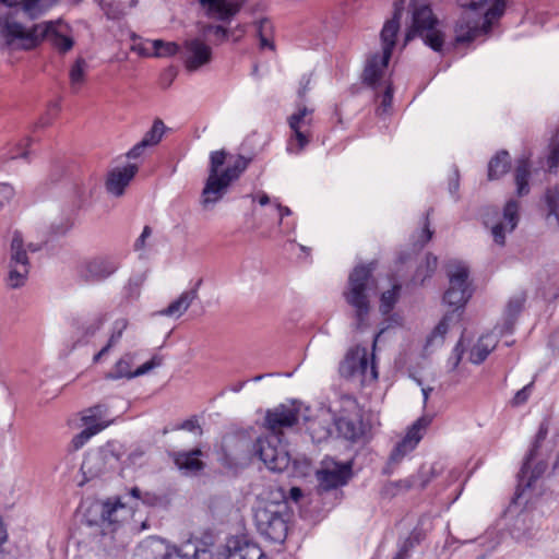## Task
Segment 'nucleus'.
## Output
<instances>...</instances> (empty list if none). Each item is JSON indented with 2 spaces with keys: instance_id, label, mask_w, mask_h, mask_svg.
<instances>
[{
  "instance_id": "de8ad7c7",
  "label": "nucleus",
  "mask_w": 559,
  "mask_h": 559,
  "mask_svg": "<svg viewBox=\"0 0 559 559\" xmlns=\"http://www.w3.org/2000/svg\"><path fill=\"white\" fill-rule=\"evenodd\" d=\"M431 212H432L431 209L426 212L425 217H424L423 230H421L420 235L418 236V238L414 242V247L417 248L418 250L424 248L425 245L432 238L433 230L430 229V222H429V216H430Z\"/></svg>"
},
{
  "instance_id": "f257e3e1",
  "label": "nucleus",
  "mask_w": 559,
  "mask_h": 559,
  "mask_svg": "<svg viewBox=\"0 0 559 559\" xmlns=\"http://www.w3.org/2000/svg\"><path fill=\"white\" fill-rule=\"evenodd\" d=\"M57 0H0L10 8L4 16H0V36L4 45L12 49H32L45 37H50L52 45L61 52L73 47L72 38L56 32L51 22L24 25L34 21Z\"/></svg>"
},
{
  "instance_id": "39448f33",
  "label": "nucleus",
  "mask_w": 559,
  "mask_h": 559,
  "mask_svg": "<svg viewBox=\"0 0 559 559\" xmlns=\"http://www.w3.org/2000/svg\"><path fill=\"white\" fill-rule=\"evenodd\" d=\"M549 431V420L544 419L532 442V445L524 457L519 473V488L524 491L531 488L538 478H540L548 468V460L552 448L544 444Z\"/></svg>"
},
{
  "instance_id": "58836bf2",
  "label": "nucleus",
  "mask_w": 559,
  "mask_h": 559,
  "mask_svg": "<svg viewBox=\"0 0 559 559\" xmlns=\"http://www.w3.org/2000/svg\"><path fill=\"white\" fill-rule=\"evenodd\" d=\"M154 52L153 56L162 58V57H171L176 53L181 55V48L178 44L173 41H164L162 39L153 40Z\"/></svg>"
},
{
  "instance_id": "4be33fe9",
  "label": "nucleus",
  "mask_w": 559,
  "mask_h": 559,
  "mask_svg": "<svg viewBox=\"0 0 559 559\" xmlns=\"http://www.w3.org/2000/svg\"><path fill=\"white\" fill-rule=\"evenodd\" d=\"M106 321V316L98 313L91 320L82 322L78 325L73 335L72 348L85 345L100 330Z\"/></svg>"
},
{
  "instance_id": "f704fd0d",
  "label": "nucleus",
  "mask_w": 559,
  "mask_h": 559,
  "mask_svg": "<svg viewBox=\"0 0 559 559\" xmlns=\"http://www.w3.org/2000/svg\"><path fill=\"white\" fill-rule=\"evenodd\" d=\"M357 348L350 350L341 362L338 371L345 379H357Z\"/></svg>"
},
{
  "instance_id": "0eeeda50",
  "label": "nucleus",
  "mask_w": 559,
  "mask_h": 559,
  "mask_svg": "<svg viewBox=\"0 0 559 559\" xmlns=\"http://www.w3.org/2000/svg\"><path fill=\"white\" fill-rule=\"evenodd\" d=\"M239 445L248 449L249 456H258L272 472H283L290 463V455L281 437L267 433L251 442L245 437L238 439Z\"/></svg>"
},
{
  "instance_id": "aec40b11",
  "label": "nucleus",
  "mask_w": 559,
  "mask_h": 559,
  "mask_svg": "<svg viewBox=\"0 0 559 559\" xmlns=\"http://www.w3.org/2000/svg\"><path fill=\"white\" fill-rule=\"evenodd\" d=\"M138 170L139 166L136 164L112 169L106 180L107 191L115 197H121Z\"/></svg>"
},
{
  "instance_id": "6e6552de",
  "label": "nucleus",
  "mask_w": 559,
  "mask_h": 559,
  "mask_svg": "<svg viewBox=\"0 0 559 559\" xmlns=\"http://www.w3.org/2000/svg\"><path fill=\"white\" fill-rule=\"evenodd\" d=\"M399 29L400 13L395 12L394 16L384 24L381 31L382 55L374 53L367 60L362 72V82L366 85L377 87L382 74L388 68Z\"/></svg>"
},
{
  "instance_id": "5fc2aeb1",
  "label": "nucleus",
  "mask_w": 559,
  "mask_h": 559,
  "mask_svg": "<svg viewBox=\"0 0 559 559\" xmlns=\"http://www.w3.org/2000/svg\"><path fill=\"white\" fill-rule=\"evenodd\" d=\"M504 231H506V225L503 223H498L492 227L491 234H492V237H493V240L496 243H498L500 246L504 245V240H506Z\"/></svg>"
},
{
  "instance_id": "dca6fc26",
  "label": "nucleus",
  "mask_w": 559,
  "mask_h": 559,
  "mask_svg": "<svg viewBox=\"0 0 559 559\" xmlns=\"http://www.w3.org/2000/svg\"><path fill=\"white\" fill-rule=\"evenodd\" d=\"M135 355L132 353H126L112 367V369L108 372L106 378L117 380V379H133L140 376H143L156 367L162 365V358L158 356H153L148 361L138 367L132 371V366L134 365Z\"/></svg>"
},
{
  "instance_id": "c756f323",
  "label": "nucleus",
  "mask_w": 559,
  "mask_h": 559,
  "mask_svg": "<svg viewBox=\"0 0 559 559\" xmlns=\"http://www.w3.org/2000/svg\"><path fill=\"white\" fill-rule=\"evenodd\" d=\"M545 201L548 207L547 222L554 228L559 227V190L548 188L545 194Z\"/></svg>"
},
{
  "instance_id": "a19ab883",
  "label": "nucleus",
  "mask_w": 559,
  "mask_h": 559,
  "mask_svg": "<svg viewBox=\"0 0 559 559\" xmlns=\"http://www.w3.org/2000/svg\"><path fill=\"white\" fill-rule=\"evenodd\" d=\"M107 427V424H96L91 426H85V429L78 433L72 439V445L74 450H79L84 443L93 436L102 431Z\"/></svg>"
},
{
  "instance_id": "a211bd4d",
  "label": "nucleus",
  "mask_w": 559,
  "mask_h": 559,
  "mask_svg": "<svg viewBox=\"0 0 559 559\" xmlns=\"http://www.w3.org/2000/svg\"><path fill=\"white\" fill-rule=\"evenodd\" d=\"M433 476V467H431L429 471H425V468L421 467L418 475H413L405 479L385 484L382 489V493L386 497H394L400 492L408 491L413 488L424 489Z\"/></svg>"
},
{
  "instance_id": "cd10ccee",
  "label": "nucleus",
  "mask_w": 559,
  "mask_h": 559,
  "mask_svg": "<svg viewBox=\"0 0 559 559\" xmlns=\"http://www.w3.org/2000/svg\"><path fill=\"white\" fill-rule=\"evenodd\" d=\"M357 379L361 383L376 380L378 378L377 367L374 362L369 364L367 349L357 347Z\"/></svg>"
},
{
  "instance_id": "774afa93",
  "label": "nucleus",
  "mask_w": 559,
  "mask_h": 559,
  "mask_svg": "<svg viewBox=\"0 0 559 559\" xmlns=\"http://www.w3.org/2000/svg\"><path fill=\"white\" fill-rule=\"evenodd\" d=\"M221 41L228 38L230 35V31L222 25L215 26V31L213 33Z\"/></svg>"
},
{
  "instance_id": "bb28decb",
  "label": "nucleus",
  "mask_w": 559,
  "mask_h": 559,
  "mask_svg": "<svg viewBox=\"0 0 559 559\" xmlns=\"http://www.w3.org/2000/svg\"><path fill=\"white\" fill-rule=\"evenodd\" d=\"M497 340L492 335H483L471 349L469 359L473 364L479 365L486 360L488 355L496 348Z\"/></svg>"
},
{
  "instance_id": "680f3d73",
  "label": "nucleus",
  "mask_w": 559,
  "mask_h": 559,
  "mask_svg": "<svg viewBox=\"0 0 559 559\" xmlns=\"http://www.w3.org/2000/svg\"><path fill=\"white\" fill-rule=\"evenodd\" d=\"M310 82H311V78L310 75H304L301 79H300V86L298 88V96L299 98L304 99L307 92L310 90Z\"/></svg>"
},
{
  "instance_id": "49530a36",
  "label": "nucleus",
  "mask_w": 559,
  "mask_h": 559,
  "mask_svg": "<svg viewBox=\"0 0 559 559\" xmlns=\"http://www.w3.org/2000/svg\"><path fill=\"white\" fill-rule=\"evenodd\" d=\"M293 135L290 139V143L288 150L292 152L299 153L302 151L309 143V134L302 129H292Z\"/></svg>"
},
{
  "instance_id": "1a4fd4ad",
  "label": "nucleus",
  "mask_w": 559,
  "mask_h": 559,
  "mask_svg": "<svg viewBox=\"0 0 559 559\" xmlns=\"http://www.w3.org/2000/svg\"><path fill=\"white\" fill-rule=\"evenodd\" d=\"M413 23L405 35V44L414 37L419 36L424 43L435 51H441L444 43V35L436 26L437 17L427 4L413 3Z\"/></svg>"
},
{
  "instance_id": "ddd939ff",
  "label": "nucleus",
  "mask_w": 559,
  "mask_h": 559,
  "mask_svg": "<svg viewBox=\"0 0 559 559\" xmlns=\"http://www.w3.org/2000/svg\"><path fill=\"white\" fill-rule=\"evenodd\" d=\"M119 267L116 258L109 255H97L80 262L76 266V275L80 281L94 284L107 280Z\"/></svg>"
},
{
  "instance_id": "37998d69",
  "label": "nucleus",
  "mask_w": 559,
  "mask_h": 559,
  "mask_svg": "<svg viewBox=\"0 0 559 559\" xmlns=\"http://www.w3.org/2000/svg\"><path fill=\"white\" fill-rule=\"evenodd\" d=\"M122 508H123V504L119 500L114 503L110 501L104 502L100 506L102 522L103 523L107 522L108 524L118 523L119 520H118L116 513L119 509H122Z\"/></svg>"
},
{
  "instance_id": "3c124183",
  "label": "nucleus",
  "mask_w": 559,
  "mask_h": 559,
  "mask_svg": "<svg viewBox=\"0 0 559 559\" xmlns=\"http://www.w3.org/2000/svg\"><path fill=\"white\" fill-rule=\"evenodd\" d=\"M270 26V22L267 20H260L258 23H257V28H258V35L260 37V47L261 48H272L273 49V44L269 41V39L265 37L264 35V32L266 29V27Z\"/></svg>"
},
{
  "instance_id": "2f4dec72",
  "label": "nucleus",
  "mask_w": 559,
  "mask_h": 559,
  "mask_svg": "<svg viewBox=\"0 0 559 559\" xmlns=\"http://www.w3.org/2000/svg\"><path fill=\"white\" fill-rule=\"evenodd\" d=\"M461 313H455V311L445 313L428 337L427 345H433L435 343L442 344L444 335L449 330L450 322L454 319H459Z\"/></svg>"
},
{
  "instance_id": "f3484780",
  "label": "nucleus",
  "mask_w": 559,
  "mask_h": 559,
  "mask_svg": "<svg viewBox=\"0 0 559 559\" xmlns=\"http://www.w3.org/2000/svg\"><path fill=\"white\" fill-rule=\"evenodd\" d=\"M264 420L269 433H275L281 437L284 429L290 428L298 423V411L282 404L273 409H269Z\"/></svg>"
},
{
  "instance_id": "c9c22d12",
  "label": "nucleus",
  "mask_w": 559,
  "mask_h": 559,
  "mask_svg": "<svg viewBox=\"0 0 559 559\" xmlns=\"http://www.w3.org/2000/svg\"><path fill=\"white\" fill-rule=\"evenodd\" d=\"M107 409V406L103 404H97L88 408L82 417L84 426H91L96 424H107L108 426L109 421L104 420Z\"/></svg>"
},
{
  "instance_id": "c03bdc74",
  "label": "nucleus",
  "mask_w": 559,
  "mask_h": 559,
  "mask_svg": "<svg viewBox=\"0 0 559 559\" xmlns=\"http://www.w3.org/2000/svg\"><path fill=\"white\" fill-rule=\"evenodd\" d=\"M99 4H100L102 10L104 11V13L106 14V16L109 20H119L126 14L124 7L120 1L102 0L99 2Z\"/></svg>"
},
{
  "instance_id": "8fccbe9b",
  "label": "nucleus",
  "mask_w": 559,
  "mask_h": 559,
  "mask_svg": "<svg viewBox=\"0 0 559 559\" xmlns=\"http://www.w3.org/2000/svg\"><path fill=\"white\" fill-rule=\"evenodd\" d=\"M534 382L528 383L523 389L518 391L511 401L512 406H520L527 402L533 390Z\"/></svg>"
},
{
  "instance_id": "6ab92c4d",
  "label": "nucleus",
  "mask_w": 559,
  "mask_h": 559,
  "mask_svg": "<svg viewBox=\"0 0 559 559\" xmlns=\"http://www.w3.org/2000/svg\"><path fill=\"white\" fill-rule=\"evenodd\" d=\"M211 19L229 22L245 4L246 0H199Z\"/></svg>"
},
{
  "instance_id": "7ed1b4c3",
  "label": "nucleus",
  "mask_w": 559,
  "mask_h": 559,
  "mask_svg": "<svg viewBox=\"0 0 559 559\" xmlns=\"http://www.w3.org/2000/svg\"><path fill=\"white\" fill-rule=\"evenodd\" d=\"M229 154L225 150L212 152L210 155L209 176L201 193V205L204 210H211L228 192L230 185L236 181L247 169L249 159L238 156L234 163H228L224 170Z\"/></svg>"
},
{
  "instance_id": "ea45409f",
  "label": "nucleus",
  "mask_w": 559,
  "mask_h": 559,
  "mask_svg": "<svg viewBox=\"0 0 559 559\" xmlns=\"http://www.w3.org/2000/svg\"><path fill=\"white\" fill-rule=\"evenodd\" d=\"M165 132V124L160 119H155L152 128L144 134L141 140L146 147L154 146L159 143Z\"/></svg>"
},
{
  "instance_id": "c85d7f7f",
  "label": "nucleus",
  "mask_w": 559,
  "mask_h": 559,
  "mask_svg": "<svg viewBox=\"0 0 559 559\" xmlns=\"http://www.w3.org/2000/svg\"><path fill=\"white\" fill-rule=\"evenodd\" d=\"M511 167V158L507 151L498 152L488 164V179H499L506 175Z\"/></svg>"
},
{
  "instance_id": "412c9836",
  "label": "nucleus",
  "mask_w": 559,
  "mask_h": 559,
  "mask_svg": "<svg viewBox=\"0 0 559 559\" xmlns=\"http://www.w3.org/2000/svg\"><path fill=\"white\" fill-rule=\"evenodd\" d=\"M226 559H266L261 548L245 538L235 537L227 542Z\"/></svg>"
},
{
  "instance_id": "6e6d98bb",
  "label": "nucleus",
  "mask_w": 559,
  "mask_h": 559,
  "mask_svg": "<svg viewBox=\"0 0 559 559\" xmlns=\"http://www.w3.org/2000/svg\"><path fill=\"white\" fill-rule=\"evenodd\" d=\"M179 429L187 430V431H194L195 429H199L200 433L202 432V430L198 424V420L192 419V418L187 419L173 428V430H179Z\"/></svg>"
},
{
  "instance_id": "a878e982",
  "label": "nucleus",
  "mask_w": 559,
  "mask_h": 559,
  "mask_svg": "<svg viewBox=\"0 0 559 559\" xmlns=\"http://www.w3.org/2000/svg\"><path fill=\"white\" fill-rule=\"evenodd\" d=\"M197 299V289H190L188 292H183L176 300L169 304V306L159 311L160 316L180 317L185 313L190 305Z\"/></svg>"
},
{
  "instance_id": "f03ea898",
  "label": "nucleus",
  "mask_w": 559,
  "mask_h": 559,
  "mask_svg": "<svg viewBox=\"0 0 559 559\" xmlns=\"http://www.w3.org/2000/svg\"><path fill=\"white\" fill-rule=\"evenodd\" d=\"M459 4L463 12L454 27L457 44L488 34L492 22L500 19L506 9L504 0H459Z\"/></svg>"
},
{
  "instance_id": "2eb2a0df",
  "label": "nucleus",
  "mask_w": 559,
  "mask_h": 559,
  "mask_svg": "<svg viewBox=\"0 0 559 559\" xmlns=\"http://www.w3.org/2000/svg\"><path fill=\"white\" fill-rule=\"evenodd\" d=\"M181 59L188 71L193 72L212 60V48L201 38H187L181 48Z\"/></svg>"
},
{
  "instance_id": "09e8293b",
  "label": "nucleus",
  "mask_w": 559,
  "mask_h": 559,
  "mask_svg": "<svg viewBox=\"0 0 559 559\" xmlns=\"http://www.w3.org/2000/svg\"><path fill=\"white\" fill-rule=\"evenodd\" d=\"M384 75V73L382 74ZM383 76H381L377 87L373 90L374 91H378V88L382 85H384V91L381 95V105H380V108L382 109L383 112H385L392 105V99H393V86L391 84V82H388V81H383L382 80ZM372 88V86H370Z\"/></svg>"
},
{
  "instance_id": "7c9ffc66",
  "label": "nucleus",
  "mask_w": 559,
  "mask_h": 559,
  "mask_svg": "<svg viewBox=\"0 0 559 559\" xmlns=\"http://www.w3.org/2000/svg\"><path fill=\"white\" fill-rule=\"evenodd\" d=\"M528 177H530V163L527 159L522 158L518 162L514 178L516 183V193L519 197L528 194Z\"/></svg>"
},
{
  "instance_id": "338daca9",
  "label": "nucleus",
  "mask_w": 559,
  "mask_h": 559,
  "mask_svg": "<svg viewBox=\"0 0 559 559\" xmlns=\"http://www.w3.org/2000/svg\"><path fill=\"white\" fill-rule=\"evenodd\" d=\"M215 26L213 24H199V35L197 37H201L203 40L210 33H214Z\"/></svg>"
},
{
  "instance_id": "9b49d317",
  "label": "nucleus",
  "mask_w": 559,
  "mask_h": 559,
  "mask_svg": "<svg viewBox=\"0 0 559 559\" xmlns=\"http://www.w3.org/2000/svg\"><path fill=\"white\" fill-rule=\"evenodd\" d=\"M316 476L319 489L322 491L345 486L353 477V462H337L334 459L325 457L316 472Z\"/></svg>"
},
{
  "instance_id": "473e14b6",
  "label": "nucleus",
  "mask_w": 559,
  "mask_h": 559,
  "mask_svg": "<svg viewBox=\"0 0 559 559\" xmlns=\"http://www.w3.org/2000/svg\"><path fill=\"white\" fill-rule=\"evenodd\" d=\"M127 325H128V322L126 319H120V320L115 321L114 331H112L107 344L93 357L94 362H98L102 359V357L107 355L110 352V349L119 343Z\"/></svg>"
},
{
  "instance_id": "4468645a",
  "label": "nucleus",
  "mask_w": 559,
  "mask_h": 559,
  "mask_svg": "<svg viewBox=\"0 0 559 559\" xmlns=\"http://www.w3.org/2000/svg\"><path fill=\"white\" fill-rule=\"evenodd\" d=\"M431 420L430 416H421L412 425L406 436L393 448L388 462L389 467L399 464L407 453L416 448L423 438V431L426 430Z\"/></svg>"
},
{
  "instance_id": "f8f14e48",
  "label": "nucleus",
  "mask_w": 559,
  "mask_h": 559,
  "mask_svg": "<svg viewBox=\"0 0 559 559\" xmlns=\"http://www.w3.org/2000/svg\"><path fill=\"white\" fill-rule=\"evenodd\" d=\"M29 261L24 241L20 231H14L10 246V262L8 284L12 288H19L25 284L29 273Z\"/></svg>"
},
{
  "instance_id": "20e7f679",
  "label": "nucleus",
  "mask_w": 559,
  "mask_h": 559,
  "mask_svg": "<svg viewBox=\"0 0 559 559\" xmlns=\"http://www.w3.org/2000/svg\"><path fill=\"white\" fill-rule=\"evenodd\" d=\"M372 264L356 266L348 277L343 297L350 308L349 316L354 320L352 326L355 331H364L369 326L371 311V296L374 292L372 282Z\"/></svg>"
},
{
  "instance_id": "4c0bfd02",
  "label": "nucleus",
  "mask_w": 559,
  "mask_h": 559,
  "mask_svg": "<svg viewBox=\"0 0 559 559\" xmlns=\"http://www.w3.org/2000/svg\"><path fill=\"white\" fill-rule=\"evenodd\" d=\"M437 265L438 258L432 253H428L425 263L417 267L414 281H420V284H423L427 277H430L435 273Z\"/></svg>"
},
{
  "instance_id": "9d476101",
  "label": "nucleus",
  "mask_w": 559,
  "mask_h": 559,
  "mask_svg": "<svg viewBox=\"0 0 559 559\" xmlns=\"http://www.w3.org/2000/svg\"><path fill=\"white\" fill-rule=\"evenodd\" d=\"M447 274L450 285L443 295V301L450 306H454V311L456 312V310L463 308L472 297L468 283V267L460 262L450 263L447 267Z\"/></svg>"
},
{
  "instance_id": "72a5a7b5",
  "label": "nucleus",
  "mask_w": 559,
  "mask_h": 559,
  "mask_svg": "<svg viewBox=\"0 0 559 559\" xmlns=\"http://www.w3.org/2000/svg\"><path fill=\"white\" fill-rule=\"evenodd\" d=\"M87 69V62L83 58H78L72 66L70 76V87L73 93H78L85 81V72Z\"/></svg>"
},
{
  "instance_id": "79ce46f5",
  "label": "nucleus",
  "mask_w": 559,
  "mask_h": 559,
  "mask_svg": "<svg viewBox=\"0 0 559 559\" xmlns=\"http://www.w3.org/2000/svg\"><path fill=\"white\" fill-rule=\"evenodd\" d=\"M400 290H401V285L395 284V285H393L392 289H389V290L382 293L381 299H380V311L383 314H388L391 312V310L393 309V307L397 300Z\"/></svg>"
},
{
  "instance_id": "13d9d810",
  "label": "nucleus",
  "mask_w": 559,
  "mask_h": 559,
  "mask_svg": "<svg viewBox=\"0 0 559 559\" xmlns=\"http://www.w3.org/2000/svg\"><path fill=\"white\" fill-rule=\"evenodd\" d=\"M144 455H145V451L141 447H136L129 453L128 460L133 465L141 464Z\"/></svg>"
},
{
  "instance_id": "e433bc0d",
  "label": "nucleus",
  "mask_w": 559,
  "mask_h": 559,
  "mask_svg": "<svg viewBox=\"0 0 559 559\" xmlns=\"http://www.w3.org/2000/svg\"><path fill=\"white\" fill-rule=\"evenodd\" d=\"M312 111V109H309L304 105H298V111L288 118L290 129H304V127L310 126L312 121V118L310 117Z\"/></svg>"
},
{
  "instance_id": "864d4df0",
  "label": "nucleus",
  "mask_w": 559,
  "mask_h": 559,
  "mask_svg": "<svg viewBox=\"0 0 559 559\" xmlns=\"http://www.w3.org/2000/svg\"><path fill=\"white\" fill-rule=\"evenodd\" d=\"M141 501L148 507H156L164 502V497L152 491H144Z\"/></svg>"
},
{
  "instance_id": "423d86ee",
  "label": "nucleus",
  "mask_w": 559,
  "mask_h": 559,
  "mask_svg": "<svg viewBox=\"0 0 559 559\" xmlns=\"http://www.w3.org/2000/svg\"><path fill=\"white\" fill-rule=\"evenodd\" d=\"M289 519V507L284 500L261 503L254 511V523L258 532L274 543L285 540Z\"/></svg>"
},
{
  "instance_id": "b1692460",
  "label": "nucleus",
  "mask_w": 559,
  "mask_h": 559,
  "mask_svg": "<svg viewBox=\"0 0 559 559\" xmlns=\"http://www.w3.org/2000/svg\"><path fill=\"white\" fill-rule=\"evenodd\" d=\"M525 302V296L524 295H518L512 298L507 304L506 310H504V319H503V325H502V333H512L518 316L523 309Z\"/></svg>"
},
{
  "instance_id": "69168bd1",
  "label": "nucleus",
  "mask_w": 559,
  "mask_h": 559,
  "mask_svg": "<svg viewBox=\"0 0 559 559\" xmlns=\"http://www.w3.org/2000/svg\"><path fill=\"white\" fill-rule=\"evenodd\" d=\"M163 547V551L160 552V559H179L175 554V549L169 547L168 545L159 544Z\"/></svg>"
},
{
  "instance_id": "4d7b16f0",
  "label": "nucleus",
  "mask_w": 559,
  "mask_h": 559,
  "mask_svg": "<svg viewBox=\"0 0 559 559\" xmlns=\"http://www.w3.org/2000/svg\"><path fill=\"white\" fill-rule=\"evenodd\" d=\"M31 144V139H27L26 140V143L25 144H19L17 145V148H16V153L12 154L10 156L11 159H15V158H24V159H28V156L31 154V152L28 150H26V147Z\"/></svg>"
},
{
  "instance_id": "5701e85b",
  "label": "nucleus",
  "mask_w": 559,
  "mask_h": 559,
  "mask_svg": "<svg viewBox=\"0 0 559 559\" xmlns=\"http://www.w3.org/2000/svg\"><path fill=\"white\" fill-rule=\"evenodd\" d=\"M203 455L200 449L191 451H181L174 454V462L179 469L185 471L187 474H197L205 467L203 461L199 457Z\"/></svg>"
},
{
  "instance_id": "bf43d9fd",
  "label": "nucleus",
  "mask_w": 559,
  "mask_h": 559,
  "mask_svg": "<svg viewBox=\"0 0 559 559\" xmlns=\"http://www.w3.org/2000/svg\"><path fill=\"white\" fill-rule=\"evenodd\" d=\"M412 550H413L412 543L403 542V544L401 545L399 551L396 552V555L394 556L393 559H408Z\"/></svg>"
},
{
  "instance_id": "0e129e2a",
  "label": "nucleus",
  "mask_w": 559,
  "mask_h": 559,
  "mask_svg": "<svg viewBox=\"0 0 559 559\" xmlns=\"http://www.w3.org/2000/svg\"><path fill=\"white\" fill-rule=\"evenodd\" d=\"M193 557L194 559H213L212 551L205 546L197 547Z\"/></svg>"
},
{
  "instance_id": "393cba45",
  "label": "nucleus",
  "mask_w": 559,
  "mask_h": 559,
  "mask_svg": "<svg viewBox=\"0 0 559 559\" xmlns=\"http://www.w3.org/2000/svg\"><path fill=\"white\" fill-rule=\"evenodd\" d=\"M340 433L347 440L357 441L365 435V426L359 418L342 417L336 421Z\"/></svg>"
},
{
  "instance_id": "052dcab7",
  "label": "nucleus",
  "mask_w": 559,
  "mask_h": 559,
  "mask_svg": "<svg viewBox=\"0 0 559 559\" xmlns=\"http://www.w3.org/2000/svg\"><path fill=\"white\" fill-rule=\"evenodd\" d=\"M145 148H147L146 145L142 141H140L127 153V157L133 159L139 158L140 156H142Z\"/></svg>"
},
{
  "instance_id": "e2e57ef3",
  "label": "nucleus",
  "mask_w": 559,
  "mask_h": 559,
  "mask_svg": "<svg viewBox=\"0 0 559 559\" xmlns=\"http://www.w3.org/2000/svg\"><path fill=\"white\" fill-rule=\"evenodd\" d=\"M151 234H152V229H151V227H150V226H145V227L143 228V231H142L141 236L136 239V241H135V243H134V248H135V250H140V249H142V248L144 247V245H145V239H146L147 237H150V236H151Z\"/></svg>"
},
{
  "instance_id": "603ef678",
  "label": "nucleus",
  "mask_w": 559,
  "mask_h": 559,
  "mask_svg": "<svg viewBox=\"0 0 559 559\" xmlns=\"http://www.w3.org/2000/svg\"><path fill=\"white\" fill-rule=\"evenodd\" d=\"M14 195V189L9 183H0V210L8 204Z\"/></svg>"
},
{
  "instance_id": "a18cd8bd",
  "label": "nucleus",
  "mask_w": 559,
  "mask_h": 559,
  "mask_svg": "<svg viewBox=\"0 0 559 559\" xmlns=\"http://www.w3.org/2000/svg\"><path fill=\"white\" fill-rule=\"evenodd\" d=\"M503 218L509 226V231H512L519 221V202L515 200H510L507 202L503 209Z\"/></svg>"
}]
</instances>
